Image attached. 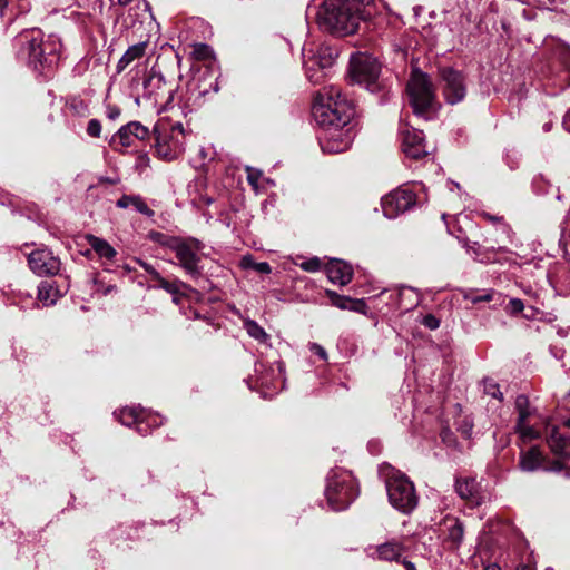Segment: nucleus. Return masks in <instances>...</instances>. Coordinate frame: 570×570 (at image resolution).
I'll use <instances>...</instances> for the list:
<instances>
[{
    "label": "nucleus",
    "instance_id": "nucleus-1",
    "mask_svg": "<svg viewBox=\"0 0 570 570\" xmlns=\"http://www.w3.org/2000/svg\"><path fill=\"white\" fill-rule=\"evenodd\" d=\"M355 110L336 86L324 87L314 99L313 115L316 122L325 129L320 138L321 148L326 154L346 151L354 139V131L348 127Z\"/></svg>",
    "mask_w": 570,
    "mask_h": 570
},
{
    "label": "nucleus",
    "instance_id": "nucleus-2",
    "mask_svg": "<svg viewBox=\"0 0 570 570\" xmlns=\"http://www.w3.org/2000/svg\"><path fill=\"white\" fill-rule=\"evenodd\" d=\"M314 7L320 28L340 37L355 33L373 14L372 6L363 0H320Z\"/></svg>",
    "mask_w": 570,
    "mask_h": 570
},
{
    "label": "nucleus",
    "instance_id": "nucleus-3",
    "mask_svg": "<svg viewBox=\"0 0 570 570\" xmlns=\"http://www.w3.org/2000/svg\"><path fill=\"white\" fill-rule=\"evenodd\" d=\"M17 57L35 70L51 68L58 63L61 51L60 41L45 36L40 29L23 30L14 40Z\"/></svg>",
    "mask_w": 570,
    "mask_h": 570
},
{
    "label": "nucleus",
    "instance_id": "nucleus-4",
    "mask_svg": "<svg viewBox=\"0 0 570 570\" xmlns=\"http://www.w3.org/2000/svg\"><path fill=\"white\" fill-rule=\"evenodd\" d=\"M153 134L155 136V150L159 158L170 161L178 158L185 150V129L181 122H171L159 119Z\"/></svg>",
    "mask_w": 570,
    "mask_h": 570
},
{
    "label": "nucleus",
    "instance_id": "nucleus-5",
    "mask_svg": "<svg viewBox=\"0 0 570 570\" xmlns=\"http://www.w3.org/2000/svg\"><path fill=\"white\" fill-rule=\"evenodd\" d=\"M325 495L328 505L341 511L346 509L358 495V487L354 476L346 470H332L327 476Z\"/></svg>",
    "mask_w": 570,
    "mask_h": 570
},
{
    "label": "nucleus",
    "instance_id": "nucleus-6",
    "mask_svg": "<svg viewBox=\"0 0 570 570\" xmlns=\"http://www.w3.org/2000/svg\"><path fill=\"white\" fill-rule=\"evenodd\" d=\"M389 501L396 510L404 514L411 513L417 505V495L414 484L400 471L392 470L385 480Z\"/></svg>",
    "mask_w": 570,
    "mask_h": 570
},
{
    "label": "nucleus",
    "instance_id": "nucleus-7",
    "mask_svg": "<svg viewBox=\"0 0 570 570\" xmlns=\"http://www.w3.org/2000/svg\"><path fill=\"white\" fill-rule=\"evenodd\" d=\"M406 91L416 116H424L428 111L434 109L435 91L426 73L419 69H413Z\"/></svg>",
    "mask_w": 570,
    "mask_h": 570
},
{
    "label": "nucleus",
    "instance_id": "nucleus-8",
    "mask_svg": "<svg viewBox=\"0 0 570 570\" xmlns=\"http://www.w3.org/2000/svg\"><path fill=\"white\" fill-rule=\"evenodd\" d=\"M381 65L376 58L365 52H356L350 59V77L353 82L364 86L370 91H376Z\"/></svg>",
    "mask_w": 570,
    "mask_h": 570
},
{
    "label": "nucleus",
    "instance_id": "nucleus-9",
    "mask_svg": "<svg viewBox=\"0 0 570 570\" xmlns=\"http://www.w3.org/2000/svg\"><path fill=\"white\" fill-rule=\"evenodd\" d=\"M175 91V86L168 83L160 72L151 69L144 80L141 98L159 107L161 111L173 102Z\"/></svg>",
    "mask_w": 570,
    "mask_h": 570
},
{
    "label": "nucleus",
    "instance_id": "nucleus-10",
    "mask_svg": "<svg viewBox=\"0 0 570 570\" xmlns=\"http://www.w3.org/2000/svg\"><path fill=\"white\" fill-rule=\"evenodd\" d=\"M203 248L204 244L194 237H180L174 246L173 252L176 255L178 265L193 278H197L202 274L199 253Z\"/></svg>",
    "mask_w": 570,
    "mask_h": 570
},
{
    "label": "nucleus",
    "instance_id": "nucleus-11",
    "mask_svg": "<svg viewBox=\"0 0 570 570\" xmlns=\"http://www.w3.org/2000/svg\"><path fill=\"white\" fill-rule=\"evenodd\" d=\"M440 82L442 95L450 105L461 102L466 95V85L464 76L453 68H442L440 70Z\"/></svg>",
    "mask_w": 570,
    "mask_h": 570
},
{
    "label": "nucleus",
    "instance_id": "nucleus-12",
    "mask_svg": "<svg viewBox=\"0 0 570 570\" xmlns=\"http://www.w3.org/2000/svg\"><path fill=\"white\" fill-rule=\"evenodd\" d=\"M416 202L415 194L407 188H397L382 197L381 206L386 218H395L409 210Z\"/></svg>",
    "mask_w": 570,
    "mask_h": 570
},
{
    "label": "nucleus",
    "instance_id": "nucleus-13",
    "mask_svg": "<svg viewBox=\"0 0 570 570\" xmlns=\"http://www.w3.org/2000/svg\"><path fill=\"white\" fill-rule=\"evenodd\" d=\"M149 137V129L139 121H130L120 127L111 137L109 144L115 150L131 147L135 140H145Z\"/></svg>",
    "mask_w": 570,
    "mask_h": 570
},
{
    "label": "nucleus",
    "instance_id": "nucleus-14",
    "mask_svg": "<svg viewBox=\"0 0 570 570\" xmlns=\"http://www.w3.org/2000/svg\"><path fill=\"white\" fill-rule=\"evenodd\" d=\"M28 263L32 272L39 276L56 275L60 271V259L46 248L31 252Z\"/></svg>",
    "mask_w": 570,
    "mask_h": 570
},
{
    "label": "nucleus",
    "instance_id": "nucleus-15",
    "mask_svg": "<svg viewBox=\"0 0 570 570\" xmlns=\"http://www.w3.org/2000/svg\"><path fill=\"white\" fill-rule=\"evenodd\" d=\"M402 135V149L403 153L413 159H419L428 155L424 136L421 130L414 128H404L401 131Z\"/></svg>",
    "mask_w": 570,
    "mask_h": 570
},
{
    "label": "nucleus",
    "instance_id": "nucleus-16",
    "mask_svg": "<svg viewBox=\"0 0 570 570\" xmlns=\"http://www.w3.org/2000/svg\"><path fill=\"white\" fill-rule=\"evenodd\" d=\"M515 410L518 411V422L515 425L517 432L523 441H531L538 438V432L527 424L528 419L531 416L529 407V400L525 395H518L515 399Z\"/></svg>",
    "mask_w": 570,
    "mask_h": 570
},
{
    "label": "nucleus",
    "instance_id": "nucleus-17",
    "mask_svg": "<svg viewBox=\"0 0 570 570\" xmlns=\"http://www.w3.org/2000/svg\"><path fill=\"white\" fill-rule=\"evenodd\" d=\"M326 274L330 282L344 286L352 281L353 269L343 261L332 259L326 266Z\"/></svg>",
    "mask_w": 570,
    "mask_h": 570
},
{
    "label": "nucleus",
    "instance_id": "nucleus-18",
    "mask_svg": "<svg viewBox=\"0 0 570 570\" xmlns=\"http://www.w3.org/2000/svg\"><path fill=\"white\" fill-rule=\"evenodd\" d=\"M368 550V556L382 561H399L403 553V546L399 541H389L379 544L374 548V551Z\"/></svg>",
    "mask_w": 570,
    "mask_h": 570
},
{
    "label": "nucleus",
    "instance_id": "nucleus-19",
    "mask_svg": "<svg viewBox=\"0 0 570 570\" xmlns=\"http://www.w3.org/2000/svg\"><path fill=\"white\" fill-rule=\"evenodd\" d=\"M550 450L563 459H570V435L553 428L547 438Z\"/></svg>",
    "mask_w": 570,
    "mask_h": 570
},
{
    "label": "nucleus",
    "instance_id": "nucleus-20",
    "mask_svg": "<svg viewBox=\"0 0 570 570\" xmlns=\"http://www.w3.org/2000/svg\"><path fill=\"white\" fill-rule=\"evenodd\" d=\"M543 454L538 446L520 452L519 466L524 472H534L543 469Z\"/></svg>",
    "mask_w": 570,
    "mask_h": 570
},
{
    "label": "nucleus",
    "instance_id": "nucleus-21",
    "mask_svg": "<svg viewBox=\"0 0 570 570\" xmlns=\"http://www.w3.org/2000/svg\"><path fill=\"white\" fill-rule=\"evenodd\" d=\"M445 531V541L451 549H458L462 543L464 535L463 523L456 518H445L443 522Z\"/></svg>",
    "mask_w": 570,
    "mask_h": 570
},
{
    "label": "nucleus",
    "instance_id": "nucleus-22",
    "mask_svg": "<svg viewBox=\"0 0 570 570\" xmlns=\"http://www.w3.org/2000/svg\"><path fill=\"white\" fill-rule=\"evenodd\" d=\"M455 490L460 498L470 501L472 504H480L481 495L479 492V483L473 478H464L456 480Z\"/></svg>",
    "mask_w": 570,
    "mask_h": 570
},
{
    "label": "nucleus",
    "instance_id": "nucleus-23",
    "mask_svg": "<svg viewBox=\"0 0 570 570\" xmlns=\"http://www.w3.org/2000/svg\"><path fill=\"white\" fill-rule=\"evenodd\" d=\"M307 52L318 62L321 69H328L337 58V50L327 45H320L316 50L307 49Z\"/></svg>",
    "mask_w": 570,
    "mask_h": 570
},
{
    "label": "nucleus",
    "instance_id": "nucleus-24",
    "mask_svg": "<svg viewBox=\"0 0 570 570\" xmlns=\"http://www.w3.org/2000/svg\"><path fill=\"white\" fill-rule=\"evenodd\" d=\"M303 66L306 77L313 83H318L325 77V70L321 69L318 62L307 52V48H303Z\"/></svg>",
    "mask_w": 570,
    "mask_h": 570
},
{
    "label": "nucleus",
    "instance_id": "nucleus-25",
    "mask_svg": "<svg viewBox=\"0 0 570 570\" xmlns=\"http://www.w3.org/2000/svg\"><path fill=\"white\" fill-rule=\"evenodd\" d=\"M145 410L140 407H124L119 411V413H115L122 425L130 426L136 424V429L138 432L142 431L144 420L141 416L144 415Z\"/></svg>",
    "mask_w": 570,
    "mask_h": 570
},
{
    "label": "nucleus",
    "instance_id": "nucleus-26",
    "mask_svg": "<svg viewBox=\"0 0 570 570\" xmlns=\"http://www.w3.org/2000/svg\"><path fill=\"white\" fill-rule=\"evenodd\" d=\"M147 48V42L142 41L130 46L117 63V71H124L132 61L144 57Z\"/></svg>",
    "mask_w": 570,
    "mask_h": 570
},
{
    "label": "nucleus",
    "instance_id": "nucleus-27",
    "mask_svg": "<svg viewBox=\"0 0 570 570\" xmlns=\"http://www.w3.org/2000/svg\"><path fill=\"white\" fill-rule=\"evenodd\" d=\"M86 238L91 249H94L100 258L112 261L117 255L116 249L105 239L94 235H88Z\"/></svg>",
    "mask_w": 570,
    "mask_h": 570
},
{
    "label": "nucleus",
    "instance_id": "nucleus-28",
    "mask_svg": "<svg viewBox=\"0 0 570 570\" xmlns=\"http://www.w3.org/2000/svg\"><path fill=\"white\" fill-rule=\"evenodd\" d=\"M399 307L404 311H411L416 307L420 303L419 294L414 288L409 286H402L397 291Z\"/></svg>",
    "mask_w": 570,
    "mask_h": 570
},
{
    "label": "nucleus",
    "instance_id": "nucleus-29",
    "mask_svg": "<svg viewBox=\"0 0 570 570\" xmlns=\"http://www.w3.org/2000/svg\"><path fill=\"white\" fill-rule=\"evenodd\" d=\"M58 298V291L48 281L40 282L38 286V299L46 306L52 305Z\"/></svg>",
    "mask_w": 570,
    "mask_h": 570
},
{
    "label": "nucleus",
    "instance_id": "nucleus-30",
    "mask_svg": "<svg viewBox=\"0 0 570 570\" xmlns=\"http://www.w3.org/2000/svg\"><path fill=\"white\" fill-rule=\"evenodd\" d=\"M244 328L252 338L258 341L259 343H268L271 336L256 321L246 320L244 322Z\"/></svg>",
    "mask_w": 570,
    "mask_h": 570
},
{
    "label": "nucleus",
    "instance_id": "nucleus-31",
    "mask_svg": "<svg viewBox=\"0 0 570 570\" xmlns=\"http://www.w3.org/2000/svg\"><path fill=\"white\" fill-rule=\"evenodd\" d=\"M558 57L563 67V81L570 85V47L562 43L558 47Z\"/></svg>",
    "mask_w": 570,
    "mask_h": 570
},
{
    "label": "nucleus",
    "instance_id": "nucleus-32",
    "mask_svg": "<svg viewBox=\"0 0 570 570\" xmlns=\"http://www.w3.org/2000/svg\"><path fill=\"white\" fill-rule=\"evenodd\" d=\"M155 281L157 282V287H159L173 295H177L181 288H187V285L184 282L178 281V279H176L174 282H168L160 274H159V278H156Z\"/></svg>",
    "mask_w": 570,
    "mask_h": 570
},
{
    "label": "nucleus",
    "instance_id": "nucleus-33",
    "mask_svg": "<svg viewBox=\"0 0 570 570\" xmlns=\"http://www.w3.org/2000/svg\"><path fill=\"white\" fill-rule=\"evenodd\" d=\"M150 239L163 247H166L170 250L174 249V246L177 244L180 237L165 235L163 233L154 232L150 234Z\"/></svg>",
    "mask_w": 570,
    "mask_h": 570
},
{
    "label": "nucleus",
    "instance_id": "nucleus-34",
    "mask_svg": "<svg viewBox=\"0 0 570 570\" xmlns=\"http://www.w3.org/2000/svg\"><path fill=\"white\" fill-rule=\"evenodd\" d=\"M191 55L196 60H207L213 57V49L206 43H196Z\"/></svg>",
    "mask_w": 570,
    "mask_h": 570
},
{
    "label": "nucleus",
    "instance_id": "nucleus-35",
    "mask_svg": "<svg viewBox=\"0 0 570 570\" xmlns=\"http://www.w3.org/2000/svg\"><path fill=\"white\" fill-rule=\"evenodd\" d=\"M464 247L466 248V252L470 256H472L475 261H479L481 263L488 262V258L483 256L482 247L476 242L474 243H464Z\"/></svg>",
    "mask_w": 570,
    "mask_h": 570
},
{
    "label": "nucleus",
    "instance_id": "nucleus-36",
    "mask_svg": "<svg viewBox=\"0 0 570 570\" xmlns=\"http://www.w3.org/2000/svg\"><path fill=\"white\" fill-rule=\"evenodd\" d=\"M242 264L244 267H252L255 271L263 273V274H269L272 272V268L268 263H266V262L255 263L249 256L244 257L242 261Z\"/></svg>",
    "mask_w": 570,
    "mask_h": 570
},
{
    "label": "nucleus",
    "instance_id": "nucleus-37",
    "mask_svg": "<svg viewBox=\"0 0 570 570\" xmlns=\"http://www.w3.org/2000/svg\"><path fill=\"white\" fill-rule=\"evenodd\" d=\"M327 296L331 298L332 304L341 309H347L351 298L346 296H341L333 291H326Z\"/></svg>",
    "mask_w": 570,
    "mask_h": 570
},
{
    "label": "nucleus",
    "instance_id": "nucleus-38",
    "mask_svg": "<svg viewBox=\"0 0 570 570\" xmlns=\"http://www.w3.org/2000/svg\"><path fill=\"white\" fill-rule=\"evenodd\" d=\"M299 266L302 269H304L306 272L314 273V272H317L321 269L322 263L318 257H313V258H309V259L301 263Z\"/></svg>",
    "mask_w": 570,
    "mask_h": 570
},
{
    "label": "nucleus",
    "instance_id": "nucleus-39",
    "mask_svg": "<svg viewBox=\"0 0 570 570\" xmlns=\"http://www.w3.org/2000/svg\"><path fill=\"white\" fill-rule=\"evenodd\" d=\"M247 173V181L250 186H253L255 189L258 187V181L262 176V171L259 169H255L253 167L247 166L246 167Z\"/></svg>",
    "mask_w": 570,
    "mask_h": 570
},
{
    "label": "nucleus",
    "instance_id": "nucleus-40",
    "mask_svg": "<svg viewBox=\"0 0 570 570\" xmlns=\"http://www.w3.org/2000/svg\"><path fill=\"white\" fill-rule=\"evenodd\" d=\"M131 206L135 207L138 213L147 215L149 217L154 215V212L148 207V205L139 196H135L134 205H131Z\"/></svg>",
    "mask_w": 570,
    "mask_h": 570
},
{
    "label": "nucleus",
    "instance_id": "nucleus-41",
    "mask_svg": "<svg viewBox=\"0 0 570 570\" xmlns=\"http://www.w3.org/2000/svg\"><path fill=\"white\" fill-rule=\"evenodd\" d=\"M87 134L90 137L98 138L101 134V124L97 119H90L87 126Z\"/></svg>",
    "mask_w": 570,
    "mask_h": 570
},
{
    "label": "nucleus",
    "instance_id": "nucleus-42",
    "mask_svg": "<svg viewBox=\"0 0 570 570\" xmlns=\"http://www.w3.org/2000/svg\"><path fill=\"white\" fill-rule=\"evenodd\" d=\"M524 309V304L520 298H511L507 312L511 315L521 313Z\"/></svg>",
    "mask_w": 570,
    "mask_h": 570
},
{
    "label": "nucleus",
    "instance_id": "nucleus-43",
    "mask_svg": "<svg viewBox=\"0 0 570 570\" xmlns=\"http://www.w3.org/2000/svg\"><path fill=\"white\" fill-rule=\"evenodd\" d=\"M497 293L493 289L487 291L484 294L481 295H473L470 297L471 303L478 304L481 302H490L494 298Z\"/></svg>",
    "mask_w": 570,
    "mask_h": 570
},
{
    "label": "nucleus",
    "instance_id": "nucleus-44",
    "mask_svg": "<svg viewBox=\"0 0 570 570\" xmlns=\"http://www.w3.org/2000/svg\"><path fill=\"white\" fill-rule=\"evenodd\" d=\"M422 324L429 330H436L440 326V320L433 314H428L423 317Z\"/></svg>",
    "mask_w": 570,
    "mask_h": 570
},
{
    "label": "nucleus",
    "instance_id": "nucleus-45",
    "mask_svg": "<svg viewBox=\"0 0 570 570\" xmlns=\"http://www.w3.org/2000/svg\"><path fill=\"white\" fill-rule=\"evenodd\" d=\"M366 308H367V306H366V303L364 302V299H352L351 298L347 309L354 311L357 313H365Z\"/></svg>",
    "mask_w": 570,
    "mask_h": 570
},
{
    "label": "nucleus",
    "instance_id": "nucleus-46",
    "mask_svg": "<svg viewBox=\"0 0 570 570\" xmlns=\"http://www.w3.org/2000/svg\"><path fill=\"white\" fill-rule=\"evenodd\" d=\"M136 262L138 263V265L144 268V271L146 273H148L151 278L155 281L156 278H159V273L154 268L153 265H150L149 263L142 261V259H136Z\"/></svg>",
    "mask_w": 570,
    "mask_h": 570
},
{
    "label": "nucleus",
    "instance_id": "nucleus-47",
    "mask_svg": "<svg viewBox=\"0 0 570 570\" xmlns=\"http://www.w3.org/2000/svg\"><path fill=\"white\" fill-rule=\"evenodd\" d=\"M487 393L491 394L495 399H502V393L499 391V386L492 382L485 383Z\"/></svg>",
    "mask_w": 570,
    "mask_h": 570
},
{
    "label": "nucleus",
    "instance_id": "nucleus-48",
    "mask_svg": "<svg viewBox=\"0 0 570 570\" xmlns=\"http://www.w3.org/2000/svg\"><path fill=\"white\" fill-rule=\"evenodd\" d=\"M134 199H135V196H122L121 198H119L117 200V207L119 208H128L130 207L131 205H134Z\"/></svg>",
    "mask_w": 570,
    "mask_h": 570
},
{
    "label": "nucleus",
    "instance_id": "nucleus-49",
    "mask_svg": "<svg viewBox=\"0 0 570 570\" xmlns=\"http://www.w3.org/2000/svg\"><path fill=\"white\" fill-rule=\"evenodd\" d=\"M563 468L564 465L559 460L551 462L548 466L543 465V470L551 472H560L563 470Z\"/></svg>",
    "mask_w": 570,
    "mask_h": 570
},
{
    "label": "nucleus",
    "instance_id": "nucleus-50",
    "mask_svg": "<svg viewBox=\"0 0 570 570\" xmlns=\"http://www.w3.org/2000/svg\"><path fill=\"white\" fill-rule=\"evenodd\" d=\"M311 351H313L316 355H318L322 360H326L327 358V353L326 351L318 344L316 343H313L311 345Z\"/></svg>",
    "mask_w": 570,
    "mask_h": 570
},
{
    "label": "nucleus",
    "instance_id": "nucleus-51",
    "mask_svg": "<svg viewBox=\"0 0 570 570\" xmlns=\"http://www.w3.org/2000/svg\"><path fill=\"white\" fill-rule=\"evenodd\" d=\"M120 115V109L116 106H109L107 108V117L111 120H115L119 117Z\"/></svg>",
    "mask_w": 570,
    "mask_h": 570
},
{
    "label": "nucleus",
    "instance_id": "nucleus-52",
    "mask_svg": "<svg viewBox=\"0 0 570 570\" xmlns=\"http://www.w3.org/2000/svg\"><path fill=\"white\" fill-rule=\"evenodd\" d=\"M145 417L150 426H158L161 424V420L158 415L146 414Z\"/></svg>",
    "mask_w": 570,
    "mask_h": 570
},
{
    "label": "nucleus",
    "instance_id": "nucleus-53",
    "mask_svg": "<svg viewBox=\"0 0 570 570\" xmlns=\"http://www.w3.org/2000/svg\"><path fill=\"white\" fill-rule=\"evenodd\" d=\"M563 127L567 131L570 132V110L566 114L563 118Z\"/></svg>",
    "mask_w": 570,
    "mask_h": 570
},
{
    "label": "nucleus",
    "instance_id": "nucleus-54",
    "mask_svg": "<svg viewBox=\"0 0 570 570\" xmlns=\"http://www.w3.org/2000/svg\"><path fill=\"white\" fill-rule=\"evenodd\" d=\"M141 420H144V424H142V431H141V432H139V433H140V434H142V435H145V434H147V433H148L150 425H149V423L147 422V420H146V417H145V414L141 416Z\"/></svg>",
    "mask_w": 570,
    "mask_h": 570
},
{
    "label": "nucleus",
    "instance_id": "nucleus-55",
    "mask_svg": "<svg viewBox=\"0 0 570 570\" xmlns=\"http://www.w3.org/2000/svg\"><path fill=\"white\" fill-rule=\"evenodd\" d=\"M403 564H404L405 570H416V568H415L414 563H413V562H411V561H406V560H404V561H403Z\"/></svg>",
    "mask_w": 570,
    "mask_h": 570
},
{
    "label": "nucleus",
    "instance_id": "nucleus-56",
    "mask_svg": "<svg viewBox=\"0 0 570 570\" xmlns=\"http://www.w3.org/2000/svg\"><path fill=\"white\" fill-rule=\"evenodd\" d=\"M522 14H523V17H524L527 20H531V19L533 18V13H532V11H529V10H527V9H523V10H522Z\"/></svg>",
    "mask_w": 570,
    "mask_h": 570
},
{
    "label": "nucleus",
    "instance_id": "nucleus-57",
    "mask_svg": "<svg viewBox=\"0 0 570 570\" xmlns=\"http://www.w3.org/2000/svg\"><path fill=\"white\" fill-rule=\"evenodd\" d=\"M259 382H261V385H262V386H268V381H267V379H266V377L261 376V377H259Z\"/></svg>",
    "mask_w": 570,
    "mask_h": 570
},
{
    "label": "nucleus",
    "instance_id": "nucleus-58",
    "mask_svg": "<svg viewBox=\"0 0 570 570\" xmlns=\"http://www.w3.org/2000/svg\"><path fill=\"white\" fill-rule=\"evenodd\" d=\"M471 429H472V426L464 428V430L462 431L463 435H465L466 438H469V436H470V433H471Z\"/></svg>",
    "mask_w": 570,
    "mask_h": 570
},
{
    "label": "nucleus",
    "instance_id": "nucleus-59",
    "mask_svg": "<svg viewBox=\"0 0 570 570\" xmlns=\"http://www.w3.org/2000/svg\"><path fill=\"white\" fill-rule=\"evenodd\" d=\"M484 217H485V218H488V219H489V220H491V222H497V220H499V218H497V217H494V216H492V215H490V214H484Z\"/></svg>",
    "mask_w": 570,
    "mask_h": 570
},
{
    "label": "nucleus",
    "instance_id": "nucleus-60",
    "mask_svg": "<svg viewBox=\"0 0 570 570\" xmlns=\"http://www.w3.org/2000/svg\"><path fill=\"white\" fill-rule=\"evenodd\" d=\"M546 2H547L548 4H554V6H557V4H559V3L561 2V0H546Z\"/></svg>",
    "mask_w": 570,
    "mask_h": 570
},
{
    "label": "nucleus",
    "instance_id": "nucleus-61",
    "mask_svg": "<svg viewBox=\"0 0 570 570\" xmlns=\"http://www.w3.org/2000/svg\"><path fill=\"white\" fill-rule=\"evenodd\" d=\"M515 570H533V569L529 566H521V567H518Z\"/></svg>",
    "mask_w": 570,
    "mask_h": 570
},
{
    "label": "nucleus",
    "instance_id": "nucleus-62",
    "mask_svg": "<svg viewBox=\"0 0 570 570\" xmlns=\"http://www.w3.org/2000/svg\"><path fill=\"white\" fill-rule=\"evenodd\" d=\"M563 425L570 429V416L563 421Z\"/></svg>",
    "mask_w": 570,
    "mask_h": 570
},
{
    "label": "nucleus",
    "instance_id": "nucleus-63",
    "mask_svg": "<svg viewBox=\"0 0 570 570\" xmlns=\"http://www.w3.org/2000/svg\"><path fill=\"white\" fill-rule=\"evenodd\" d=\"M550 128H551V124L550 122H547V124L543 125V130L544 131H549Z\"/></svg>",
    "mask_w": 570,
    "mask_h": 570
},
{
    "label": "nucleus",
    "instance_id": "nucleus-64",
    "mask_svg": "<svg viewBox=\"0 0 570 570\" xmlns=\"http://www.w3.org/2000/svg\"><path fill=\"white\" fill-rule=\"evenodd\" d=\"M485 570H500V568L498 566H490Z\"/></svg>",
    "mask_w": 570,
    "mask_h": 570
}]
</instances>
